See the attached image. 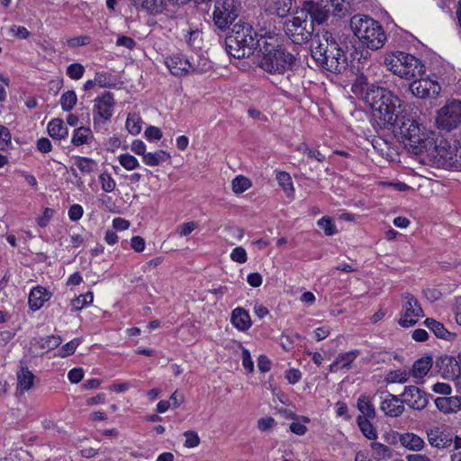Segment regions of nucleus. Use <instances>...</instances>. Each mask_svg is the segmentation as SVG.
<instances>
[{"label":"nucleus","instance_id":"obj_4","mask_svg":"<svg viewBox=\"0 0 461 461\" xmlns=\"http://www.w3.org/2000/svg\"><path fill=\"white\" fill-rule=\"evenodd\" d=\"M266 31L259 32L254 31L252 25L243 20L234 23L231 32L225 39V50L227 53L235 59L248 58L259 48L261 35Z\"/></svg>","mask_w":461,"mask_h":461},{"label":"nucleus","instance_id":"obj_1","mask_svg":"<svg viewBox=\"0 0 461 461\" xmlns=\"http://www.w3.org/2000/svg\"><path fill=\"white\" fill-rule=\"evenodd\" d=\"M392 127L413 154H425L433 159L448 158V142L442 139L439 141L434 139L433 132L423 125L418 110L414 107L404 105L397 122Z\"/></svg>","mask_w":461,"mask_h":461},{"label":"nucleus","instance_id":"obj_20","mask_svg":"<svg viewBox=\"0 0 461 461\" xmlns=\"http://www.w3.org/2000/svg\"><path fill=\"white\" fill-rule=\"evenodd\" d=\"M17 386L19 393L23 394L30 391L35 384V375L27 366H21L16 372Z\"/></svg>","mask_w":461,"mask_h":461},{"label":"nucleus","instance_id":"obj_7","mask_svg":"<svg viewBox=\"0 0 461 461\" xmlns=\"http://www.w3.org/2000/svg\"><path fill=\"white\" fill-rule=\"evenodd\" d=\"M384 63L389 71L406 80L420 77L425 73L423 63L413 55L405 52L389 53L385 55Z\"/></svg>","mask_w":461,"mask_h":461},{"label":"nucleus","instance_id":"obj_14","mask_svg":"<svg viewBox=\"0 0 461 461\" xmlns=\"http://www.w3.org/2000/svg\"><path fill=\"white\" fill-rule=\"evenodd\" d=\"M403 404L408 407L421 411L424 410L429 402L430 395L414 385L405 386L401 394Z\"/></svg>","mask_w":461,"mask_h":461},{"label":"nucleus","instance_id":"obj_33","mask_svg":"<svg viewBox=\"0 0 461 461\" xmlns=\"http://www.w3.org/2000/svg\"><path fill=\"white\" fill-rule=\"evenodd\" d=\"M141 7L151 14H161L166 7L165 0H139Z\"/></svg>","mask_w":461,"mask_h":461},{"label":"nucleus","instance_id":"obj_50","mask_svg":"<svg viewBox=\"0 0 461 461\" xmlns=\"http://www.w3.org/2000/svg\"><path fill=\"white\" fill-rule=\"evenodd\" d=\"M185 438L184 446L188 448H193L200 444V438L198 434L194 430H186L184 432Z\"/></svg>","mask_w":461,"mask_h":461},{"label":"nucleus","instance_id":"obj_18","mask_svg":"<svg viewBox=\"0 0 461 461\" xmlns=\"http://www.w3.org/2000/svg\"><path fill=\"white\" fill-rule=\"evenodd\" d=\"M380 409L385 415L398 417L404 411L402 400L400 396L387 393L386 397L382 401Z\"/></svg>","mask_w":461,"mask_h":461},{"label":"nucleus","instance_id":"obj_8","mask_svg":"<svg viewBox=\"0 0 461 461\" xmlns=\"http://www.w3.org/2000/svg\"><path fill=\"white\" fill-rule=\"evenodd\" d=\"M315 19L312 17L310 6L294 14L285 23L286 36L295 44H302L308 41L313 32Z\"/></svg>","mask_w":461,"mask_h":461},{"label":"nucleus","instance_id":"obj_27","mask_svg":"<svg viewBox=\"0 0 461 461\" xmlns=\"http://www.w3.org/2000/svg\"><path fill=\"white\" fill-rule=\"evenodd\" d=\"M432 366V358L430 357H422L416 360L412 366L411 374L415 378L424 377Z\"/></svg>","mask_w":461,"mask_h":461},{"label":"nucleus","instance_id":"obj_11","mask_svg":"<svg viewBox=\"0 0 461 461\" xmlns=\"http://www.w3.org/2000/svg\"><path fill=\"white\" fill-rule=\"evenodd\" d=\"M436 124L440 130L450 131L461 124V101L452 99L438 110Z\"/></svg>","mask_w":461,"mask_h":461},{"label":"nucleus","instance_id":"obj_15","mask_svg":"<svg viewBox=\"0 0 461 461\" xmlns=\"http://www.w3.org/2000/svg\"><path fill=\"white\" fill-rule=\"evenodd\" d=\"M164 63L169 72L175 77H182L196 70L190 59L180 53H176L165 58Z\"/></svg>","mask_w":461,"mask_h":461},{"label":"nucleus","instance_id":"obj_52","mask_svg":"<svg viewBox=\"0 0 461 461\" xmlns=\"http://www.w3.org/2000/svg\"><path fill=\"white\" fill-rule=\"evenodd\" d=\"M241 360L242 366L248 371V373H252L254 370V363L252 361L250 352L245 348H242L241 350Z\"/></svg>","mask_w":461,"mask_h":461},{"label":"nucleus","instance_id":"obj_32","mask_svg":"<svg viewBox=\"0 0 461 461\" xmlns=\"http://www.w3.org/2000/svg\"><path fill=\"white\" fill-rule=\"evenodd\" d=\"M357 423L360 431L366 438L368 439H375L377 438L376 430L370 422V420L364 416H357Z\"/></svg>","mask_w":461,"mask_h":461},{"label":"nucleus","instance_id":"obj_13","mask_svg":"<svg viewBox=\"0 0 461 461\" xmlns=\"http://www.w3.org/2000/svg\"><path fill=\"white\" fill-rule=\"evenodd\" d=\"M412 80L410 90L417 98H436L441 91L440 85L429 77H420Z\"/></svg>","mask_w":461,"mask_h":461},{"label":"nucleus","instance_id":"obj_16","mask_svg":"<svg viewBox=\"0 0 461 461\" xmlns=\"http://www.w3.org/2000/svg\"><path fill=\"white\" fill-rule=\"evenodd\" d=\"M427 438L432 447L438 449L447 448L451 446L453 438L447 431L439 427H433L427 430Z\"/></svg>","mask_w":461,"mask_h":461},{"label":"nucleus","instance_id":"obj_12","mask_svg":"<svg viewBox=\"0 0 461 461\" xmlns=\"http://www.w3.org/2000/svg\"><path fill=\"white\" fill-rule=\"evenodd\" d=\"M403 299L399 324L403 328H409L415 325L424 314L418 300L411 294L405 293Z\"/></svg>","mask_w":461,"mask_h":461},{"label":"nucleus","instance_id":"obj_38","mask_svg":"<svg viewBox=\"0 0 461 461\" xmlns=\"http://www.w3.org/2000/svg\"><path fill=\"white\" fill-rule=\"evenodd\" d=\"M296 150L303 154H306L309 158H314L319 162H322L325 160V156L321 154L319 149H311L305 142L298 144L296 147Z\"/></svg>","mask_w":461,"mask_h":461},{"label":"nucleus","instance_id":"obj_57","mask_svg":"<svg viewBox=\"0 0 461 461\" xmlns=\"http://www.w3.org/2000/svg\"><path fill=\"white\" fill-rule=\"evenodd\" d=\"M84 213L83 207L80 204H73L68 209V217L71 221H76L82 218Z\"/></svg>","mask_w":461,"mask_h":461},{"label":"nucleus","instance_id":"obj_42","mask_svg":"<svg viewBox=\"0 0 461 461\" xmlns=\"http://www.w3.org/2000/svg\"><path fill=\"white\" fill-rule=\"evenodd\" d=\"M186 43L191 49H201L202 32L198 30H190L185 35Z\"/></svg>","mask_w":461,"mask_h":461},{"label":"nucleus","instance_id":"obj_9","mask_svg":"<svg viewBox=\"0 0 461 461\" xmlns=\"http://www.w3.org/2000/svg\"><path fill=\"white\" fill-rule=\"evenodd\" d=\"M309 6L318 24L324 23L330 15L344 17L350 9L348 0H317Z\"/></svg>","mask_w":461,"mask_h":461},{"label":"nucleus","instance_id":"obj_48","mask_svg":"<svg viewBox=\"0 0 461 461\" xmlns=\"http://www.w3.org/2000/svg\"><path fill=\"white\" fill-rule=\"evenodd\" d=\"M79 344L80 340L77 339L70 340L69 342L62 346V348L59 350V356L61 357H66L68 356L72 355L76 351Z\"/></svg>","mask_w":461,"mask_h":461},{"label":"nucleus","instance_id":"obj_59","mask_svg":"<svg viewBox=\"0 0 461 461\" xmlns=\"http://www.w3.org/2000/svg\"><path fill=\"white\" fill-rule=\"evenodd\" d=\"M84 377V370L80 367L71 369L68 374V378L72 384L79 383Z\"/></svg>","mask_w":461,"mask_h":461},{"label":"nucleus","instance_id":"obj_31","mask_svg":"<svg viewBox=\"0 0 461 461\" xmlns=\"http://www.w3.org/2000/svg\"><path fill=\"white\" fill-rule=\"evenodd\" d=\"M276 178L285 194L288 197L293 196L294 194V187L290 174L285 171H279L276 173Z\"/></svg>","mask_w":461,"mask_h":461},{"label":"nucleus","instance_id":"obj_49","mask_svg":"<svg viewBox=\"0 0 461 461\" xmlns=\"http://www.w3.org/2000/svg\"><path fill=\"white\" fill-rule=\"evenodd\" d=\"M230 258L236 263L244 264L248 260V254L242 247H236L231 250Z\"/></svg>","mask_w":461,"mask_h":461},{"label":"nucleus","instance_id":"obj_44","mask_svg":"<svg viewBox=\"0 0 461 461\" xmlns=\"http://www.w3.org/2000/svg\"><path fill=\"white\" fill-rule=\"evenodd\" d=\"M371 448L374 451V455L375 456H379L380 460H385L391 456L390 448L379 442L371 443Z\"/></svg>","mask_w":461,"mask_h":461},{"label":"nucleus","instance_id":"obj_63","mask_svg":"<svg viewBox=\"0 0 461 461\" xmlns=\"http://www.w3.org/2000/svg\"><path fill=\"white\" fill-rule=\"evenodd\" d=\"M54 211L50 208H45L43 214L37 219V223L41 227H46L52 218Z\"/></svg>","mask_w":461,"mask_h":461},{"label":"nucleus","instance_id":"obj_43","mask_svg":"<svg viewBox=\"0 0 461 461\" xmlns=\"http://www.w3.org/2000/svg\"><path fill=\"white\" fill-rule=\"evenodd\" d=\"M102 189L106 193L113 192L116 187L115 180L108 172H103L99 176Z\"/></svg>","mask_w":461,"mask_h":461},{"label":"nucleus","instance_id":"obj_30","mask_svg":"<svg viewBox=\"0 0 461 461\" xmlns=\"http://www.w3.org/2000/svg\"><path fill=\"white\" fill-rule=\"evenodd\" d=\"M170 158V155L164 150H157L155 152H148L142 158L143 162L150 167L158 166Z\"/></svg>","mask_w":461,"mask_h":461},{"label":"nucleus","instance_id":"obj_24","mask_svg":"<svg viewBox=\"0 0 461 461\" xmlns=\"http://www.w3.org/2000/svg\"><path fill=\"white\" fill-rule=\"evenodd\" d=\"M50 136L55 140H63L68 135V129L65 126L63 120L54 118L49 122L47 126Z\"/></svg>","mask_w":461,"mask_h":461},{"label":"nucleus","instance_id":"obj_54","mask_svg":"<svg viewBox=\"0 0 461 461\" xmlns=\"http://www.w3.org/2000/svg\"><path fill=\"white\" fill-rule=\"evenodd\" d=\"M432 392L441 395H450L452 393L451 386L447 383H436L431 387Z\"/></svg>","mask_w":461,"mask_h":461},{"label":"nucleus","instance_id":"obj_53","mask_svg":"<svg viewBox=\"0 0 461 461\" xmlns=\"http://www.w3.org/2000/svg\"><path fill=\"white\" fill-rule=\"evenodd\" d=\"M90 41H91V38L89 36L83 35V36H77V37L71 38V39L68 40L67 42L70 48H77L80 46H85V45L89 44Z\"/></svg>","mask_w":461,"mask_h":461},{"label":"nucleus","instance_id":"obj_64","mask_svg":"<svg viewBox=\"0 0 461 461\" xmlns=\"http://www.w3.org/2000/svg\"><path fill=\"white\" fill-rule=\"evenodd\" d=\"M355 461H385V460H380V457L375 456L374 454L369 455L366 452L359 451L356 454Z\"/></svg>","mask_w":461,"mask_h":461},{"label":"nucleus","instance_id":"obj_55","mask_svg":"<svg viewBox=\"0 0 461 461\" xmlns=\"http://www.w3.org/2000/svg\"><path fill=\"white\" fill-rule=\"evenodd\" d=\"M285 376L289 384H295L302 379V372L296 368H290L285 371Z\"/></svg>","mask_w":461,"mask_h":461},{"label":"nucleus","instance_id":"obj_46","mask_svg":"<svg viewBox=\"0 0 461 461\" xmlns=\"http://www.w3.org/2000/svg\"><path fill=\"white\" fill-rule=\"evenodd\" d=\"M409 379V374L406 371L395 370L388 373L386 381L388 383L404 384Z\"/></svg>","mask_w":461,"mask_h":461},{"label":"nucleus","instance_id":"obj_36","mask_svg":"<svg viewBox=\"0 0 461 461\" xmlns=\"http://www.w3.org/2000/svg\"><path fill=\"white\" fill-rule=\"evenodd\" d=\"M60 106L63 111H71L77 102V96L75 91L68 90L64 92L60 96Z\"/></svg>","mask_w":461,"mask_h":461},{"label":"nucleus","instance_id":"obj_37","mask_svg":"<svg viewBox=\"0 0 461 461\" xmlns=\"http://www.w3.org/2000/svg\"><path fill=\"white\" fill-rule=\"evenodd\" d=\"M75 165L85 174L93 173L97 167V163L94 159L86 157H77Z\"/></svg>","mask_w":461,"mask_h":461},{"label":"nucleus","instance_id":"obj_23","mask_svg":"<svg viewBox=\"0 0 461 461\" xmlns=\"http://www.w3.org/2000/svg\"><path fill=\"white\" fill-rule=\"evenodd\" d=\"M400 444L411 451H420L425 446L424 440L412 432L402 433L399 437Z\"/></svg>","mask_w":461,"mask_h":461},{"label":"nucleus","instance_id":"obj_3","mask_svg":"<svg viewBox=\"0 0 461 461\" xmlns=\"http://www.w3.org/2000/svg\"><path fill=\"white\" fill-rule=\"evenodd\" d=\"M311 54L317 64L328 71L339 73L346 68L347 57L330 32H323L312 39Z\"/></svg>","mask_w":461,"mask_h":461},{"label":"nucleus","instance_id":"obj_62","mask_svg":"<svg viewBox=\"0 0 461 461\" xmlns=\"http://www.w3.org/2000/svg\"><path fill=\"white\" fill-rule=\"evenodd\" d=\"M37 149L42 153H49L51 151L52 144L48 138H41L36 143Z\"/></svg>","mask_w":461,"mask_h":461},{"label":"nucleus","instance_id":"obj_17","mask_svg":"<svg viewBox=\"0 0 461 461\" xmlns=\"http://www.w3.org/2000/svg\"><path fill=\"white\" fill-rule=\"evenodd\" d=\"M114 98L112 93L105 92L95 99L94 111L104 121H108L113 115Z\"/></svg>","mask_w":461,"mask_h":461},{"label":"nucleus","instance_id":"obj_60","mask_svg":"<svg viewBox=\"0 0 461 461\" xmlns=\"http://www.w3.org/2000/svg\"><path fill=\"white\" fill-rule=\"evenodd\" d=\"M275 419L272 417L262 418L258 420V428L260 431H267L275 425Z\"/></svg>","mask_w":461,"mask_h":461},{"label":"nucleus","instance_id":"obj_19","mask_svg":"<svg viewBox=\"0 0 461 461\" xmlns=\"http://www.w3.org/2000/svg\"><path fill=\"white\" fill-rule=\"evenodd\" d=\"M434 402L437 409L444 414L456 413L461 410L460 396L438 397Z\"/></svg>","mask_w":461,"mask_h":461},{"label":"nucleus","instance_id":"obj_5","mask_svg":"<svg viewBox=\"0 0 461 461\" xmlns=\"http://www.w3.org/2000/svg\"><path fill=\"white\" fill-rule=\"evenodd\" d=\"M374 119L381 129L392 127L398 120L402 101L392 91L376 87L371 91Z\"/></svg>","mask_w":461,"mask_h":461},{"label":"nucleus","instance_id":"obj_51","mask_svg":"<svg viewBox=\"0 0 461 461\" xmlns=\"http://www.w3.org/2000/svg\"><path fill=\"white\" fill-rule=\"evenodd\" d=\"M197 228V222L191 221L179 225L176 228V233L180 237L190 235Z\"/></svg>","mask_w":461,"mask_h":461},{"label":"nucleus","instance_id":"obj_47","mask_svg":"<svg viewBox=\"0 0 461 461\" xmlns=\"http://www.w3.org/2000/svg\"><path fill=\"white\" fill-rule=\"evenodd\" d=\"M85 73V68L79 63H73L67 68V75L74 80L80 79Z\"/></svg>","mask_w":461,"mask_h":461},{"label":"nucleus","instance_id":"obj_34","mask_svg":"<svg viewBox=\"0 0 461 461\" xmlns=\"http://www.w3.org/2000/svg\"><path fill=\"white\" fill-rule=\"evenodd\" d=\"M93 300L94 294L92 292L81 294L71 301V311L78 312L87 305H90L93 303Z\"/></svg>","mask_w":461,"mask_h":461},{"label":"nucleus","instance_id":"obj_45","mask_svg":"<svg viewBox=\"0 0 461 461\" xmlns=\"http://www.w3.org/2000/svg\"><path fill=\"white\" fill-rule=\"evenodd\" d=\"M62 342L59 336H47L46 338L41 339V348L46 350H52L58 348Z\"/></svg>","mask_w":461,"mask_h":461},{"label":"nucleus","instance_id":"obj_61","mask_svg":"<svg viewBox=\"0 0 461 461\" xmlns=\"http://www.w3.org/2000/svg\"><path fill=\"white\" fill-rule=\"evenodd\" d=\"M131 149L136 155L142 156V158L147 153L146 152V144L140 140H133L131 143Z\"/></svg>","mask_w":461,"mask_h":461},{"label":"nucleus","instance_id":"obj_40","mask_svg":"<svg viewBox=\"0 0 461 461\" xmlns=\"http://www.w3.org/2000/svg\"><path fill=\"white\" fill-rule=\"evenodd\" d=\"M231 185L235 194H241L251 186V181L246 176H238L232 180Z\"/></svg>","mask_w":461,"mask_h":461},{"label":"nucleus","instance_id":"obj_35","mask_svg":"<svg viewBox=\"0 0 461 461\" xmlns=\"http://www.w3.org/2000/svg\"><path fill=\"white\" fill-rule=\"evenodd\" d=\"M126 129L131 135H138L141 131L142 120L140 115L136 113H130L127 117Z\"/></svg>","mask_w":461,"mask_h":461},{"label":"nucleus","instance_id":"obj_25","mask_svg":"<svg viewBox=\"0 0 461 461\" xmlns=\"http://www.w3.org/2000/svg\"><path fill=\"white\" fill-rule=\"evenodd\" d=\"M360 353L361 352L359 349H353L350 351L339 353L335 358L339 369H352L354 367V362L360 355Z\"/></svg>","mask_w":461,"mask_h":461},{"label":"nucleus","instance_id":"obj_26","mask_svg":"<svg viewBox=\"0 0 461 461\" xmlns=\"http://www.w3.org/2000/svg\"><path fill=\"white\" fill-rule=\"evenodd\" d=\"M92 131L88 127H78L73 131L71 142L75 146L88 144L93 140Z\"/></svg>","mask_w":461,"mask_h":461},{"label":"nucleus","instance_id":"obj_21","mask_svg":"<svg viewBox=\"0 0 461 461\" xmlns=\"http://www.w3.org/2000/svg\"><path fill=\"white\" fill-rule=\"evenodd\" d=\"M51 297V294L42 286H36L32 289L29 294V307L32 311L40 310L44 303Z\"/></svg>","mask_w":461,"mask_h":461},{"label":"nucleus","instance_id":"obj_56","mask_svg":"<svg viewBox=\"0 0 461 461\" xmlns=\"http://www.w3.org/2000/svg\"><path fill=\"white\" fill-rule=\"evenodd\" d=\"M144 134L147 140L149 141L160 140L162 137V132L160 129L155 126H149L145 130Z\"/></svg>","mask_w":461,"mask_h":461},{"label":"nucleus","instance_id":"obj_28","mask_svg":"<svg viewBox=\"0 0 461 461\" xmlns=\"http://www.w3.org/2000/svg\"><path fill=\"white\" fill-rule=\"evenodd\" d=\"M357 410L361 412L360 416H364L368 420H373L375 417V409L371 402L370 397L366 395H360L357 403Z\"/></svg>","mask_w":461,"mask_h":461},{"label":"nucleus","instance_id":"obj_22","mask_svg":"<svg viewBox=\"0 0 461 461\" xmlns=\"http://www.w3.org/2000/svg\"><path fill=\"white\" fill-rule=\"evenodd\" d=\"M231 323L240 331H246L251 327L249 312L243 308H235L231 312Z\"/></svg>","mask_w":461,"mask_h":461},{"label":"nucleus","instance_id":"obj_10","mask_svg":"<svg viewBox=\"0 0 461 461\" xmlns=\"http://www.w3.org/2000/svg\"><path fill=\"white\" fill-rule=\"evenodd\" d=\"M240 4L235 0H214L212 21L221 31H225L238 18Z\"/></svg>","mask_w":461,"mask_h":461},{"label":"nucleus","instance_id":"obj_39","mask_svg":"<svg viewBox=\"0 0 461 461\" xmlns=\"http://www.w3.org/2000/svg\"><path fill=\"white\" fill-rule=\"evenodd\" d=\"M117 159H118L120 165L123 168H125L126 170H129V171L134 170L140 167V163H139L138 159L134 156H132L129 153H124V154L119 155Z\"/></svg>","mask_w":461,"mask_h":461},{"label":"nucleus","instance_id":"obj_6","mask_svg":"<svg viewBox=\"0 0 461 461\" xmlns=\"http://www.w3.org/2000/svg\"><path fill=\"white\" fill-rule=\"evenodd\" d=\"M350 28L357 39L368 49H381L386 41V34L382 25L366 15H354L350 20Z\"/></svg>","mask_w":461,"mask_h":461},{"label":"nucleus","instance_id":"obj_58","mask_svg":"<svg viewBox=\"0 0 461 461\" xmlns=\"http://www.w3.org/2000/svg\"><path fill=\"white\" fill-rule=\"evenodd\" d=\"M146 242L140 236H133L131 240V247L135 252H142L145 249Z\"/></svg>","mask_w":461,"mask_h":461},{"label":"nucleus","instance_id":"obj_2","mask_svg":"<svg viewBox=\"0 0 461 461\" xmlns=\"http://www.w3.org/2000/svg\"><path fill=\"white\" fill-rule=\"evenodd\" d=\"M260 42L258 49V66L262 70L271 75H281L292 69L296 59L283 47L279 34L265 32L261 35Z\"/></svg>","mask_w":461,"mask_h":461},{"label":"nucleus","instance_id":"obj_29","mask_svg":"<svg viewBox=\"0 0 461 461\" xmlns=\"http://www.w3.org/2000/svg\"><path fill=\"white\" fill-rule=\"evenodd\" d=\"M427 328H429L436 337L450 340L453 334L449 332L442 323L437 321L434 319L428 318L424 321Z\"/></svg>","mask_w":461,"mask_h":461},{"label":"nucleus","instance_id":"obj_41","mask_svg":"<svg viewBox=\"0 0 461 461\" xmlns=\"http://www.w3.org/2000/svg\"><path fill=\"white\" fill-rule=\"evenodd\" d=\"M318 226L323 230L327 236H332L337 233L338 230L332 219L328 216H323L317 221Z\"/></svg>","mask_w":461,"mask_h":461}]
</instances>
